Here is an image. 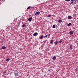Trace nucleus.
Here are the masks:
<instances>
[{
  "label": "nucleus",
  "mask_w": 78,
  "mask_h": 78,
  "mask_svg": "<svg viewBox=\"0 0 78 78\" xmlns=\"http://www.w3.org/2000/svg\"><path fill=\"white\" fill-rule=\"evenodd\" d=\"M62 42V40H60V41H59V43H61Z\"/></svg>",
  "instance_id": "nucleus-22"
},
{
  "label": "nucleus",
  "mask_w": 78,
  "mask_h": 78,
  "mask_svg": "<svg viewBox=\"0 0 78 78\" xmlns=\"http://www.w3.org/2000/svg\"><path fill=\"white\" fill-rule=\"evenodd\" d=\"M32 17L29 18L28 19V21L29 22H30L31 21V20H32Z\"/></svg>",
  "instance_id": "nucleus-6"
},
{
  "label": "nucleus",
  "mask_w": 78,
  "mask_h": 78,
  "mask_svg": "<svg viewBox=\"0 0 78 78\" xmlns=\"http://www.w3.org/2000/svg\"><path fill=\"white\" fill-rule=\"evenodd\" d=\"M15 76H18V73H15Z\"/></svg>",
  "instance_id": "nucleus-16"
},
{
  "label": "nucleus",
  "mask_w": 78,
  "mask_h": 78,
  "mask_svg": "<svg viewBox=\"0 0 78 78\" xmlns=\"http://www.w3.org/2000/svg\"><path fill=\"white\" fill-rule=\"evenodd\" d=\"M73 0H71V1H72V2H73Z\"/></svg>",
  "instance_id": "nucleus-29"
},
{
  "label": "nucleus",
  "mask_w": 78,
  "mask_h": 78,
  "mask_svg": "<svg viewBox=\"0 0 78 78\" xmlns=\"http://www.w3.org/2000/svg\"><path fill=\"white\" fill-rule=\"evenodd\" d=\"M78 70V69L77 68H76L75 69V71H77V70Z\"/></svg>",
  "instance_id": "nucleus-27"
},
{
  "label": "nucleus",
  "mask_w": 78,
  "mask_h": 78,
  "mask_svg": "<svg viewBox=\"0 0 78 78\" xmlns=\"http://www.w3.org/2000/svg\"><path fill=\"white\" fill-rule=\"evenodd\" d=\"M70 0H65L66 2H70Z\"/></svg>",
  "instance_id": "nucleus-24"
},
{
  "label": "nucleus",
  "mask_w": 78,
  "mask_h": 78,
  "mask_svg": "<svg viewBox=\"0 0 78 78\" xmlns=\"http://www.w3.org/2000/svg\"><path fill=\"white\" fill-rule=\"evenodd\" d=\"M2 49H6V47L5 46H2Z\"/></svg>",
  "instance_id": "nucleus-11"
},
{
  "label": "nucleus",
  "mask_w": 78,
  "mask_h": 78,
  "mask_svg": "<svg viewBox=\"0 0 78 78\" xmlns=\"http://www.w3.org/2000/svg\"><path fill=\"white\" fill-rule=\"evenodd\" d=\"M51 15H48L47 16L48 17H51Z\"/></svg>",
  "instance_id": "nucleus-20"
},
{
  "label": "nucleus",
  "mask_w": 78,
  "mask_h": 78,
  "mask_svg": "<svg viewBox=\"0 0 78 78\" xmlns=\"http://www.w3.org/2000/svg\"><path fill=\"white\" fill-rule=\"evenodd\" d=\"M48 35V36H50V34H49L48 35Z\"/></svg>",
  "instance_id": "nucleus-28"
},
{
  "label": "nucleus",
  "mask_w": 78,
  "mask_h": 78,
  "mask_svg": "<svg viewBox=\"0 0 78 78\" xmlns=\"http://www.w3.org/2000/svg\"><path fill=\"white\" fill-rule=\"evenodd\" d=\"M40 39H42L44 38V35H41L40 37H39Z\"/></svg>",
  "instance_id": "nucleus-5"
},
{
  "label": "nucleus",
  "mask_w": 78,
  "mask_h": 78,
  "mask_svg": "<svg viewBox=\"0 0 78 78\" xmlns=\"http://www.w3.org/2000/svg\"><path fill=\"white\" fill-rule=\"evenodd\" d=\"M31 8V6H29L27 8V9H30Z\"/></svg>",
  "instance_id": "nucleus-19"
},
{
  "label": "nucleus",
  "mask_w": 78,
  "mask_h": 78,
  "mask_svg": "<svg viewBox=\"0 0 78 78\" xmlns=\"http://www.w3.org/2000/svg\"><path fill=\"white\" fill-rule=\"evenodd\" d=\"M6 73V71H5L3 73V74H4V75H5V73Z\"/></svg>",
  "instance_id": "nucleus-23"
},
{
  "label": "nucleus",
  "mask_w": 78,
  "mask_h": 78,
  "mask_svg": "<svg viewBox=\"0 0 78 78\" xmlns=\"http://www.w3.org/2000/svg\"><path fill=\"white\" fill-rule=\"evenodd\" d=\"M37 35H38V33H37V32H35L34 34H33V36H37Z\"/></svg>",
  "instance_id": "nucleus-3"
},
{
  "label": "nucleus",
  "mask_w": 78,
  "mask_h": 78,
  "mask_svg": "<svg viewBox=\"0 0 78 78\" xmlns=\"http://www.w3.org/2000/svg\"><path fill=\"white\" fill-rule=\"evenodd\" d=\"M25 27V24H23L22 26V27L23 28V27Z\"/></svg>",
  "instance_id": "nucleus-18"
},
{
  "label": "nucleus",
  "mask_w": 78,
  "mask_h": 78,
  "mask_svg": "<svg viewBox=\"0 0 78 78\" xmlns=\"http://www.w3.org/2000/svg\"><path fill=\"white\" fill-rule=\"evenodd\" d=\"M55 59H56V56H54L52 58V59L53 60H55Z\"/></svg>",
  "instance_id": "nucleus-13"
},
{
  "label": "nucleus",
  "mask_w": 78,
  "mask_h": 78,
  "mask_svg": "<svg viewBox=\"0 0 78 78\" xmlns=\"http://www.w3.org/2000/svg\"><path fill=\"white\" fill-rule=\"evenodd\" d=\"M69 34L70 35H72V34H73V32L72 31H70L69 32Z\"/></svg>",
  "instance_id": "nucleus-4"
},
{
  "label": "nucleus",
  "mask_w": 78,
  "mask_h": 78,
  "mask_svg": "<svg viewBox=\"0 0 78 78\" xmlns=\"http://www.w3.org/2000/svg\"><path fill=\"white\" fill-rule=\"evenodd\" d=\"M40 14V12H36L35 14V16H37V15H39Z\"/></svg>",
  "instance_id": "nucleus-2"
},
{
  "label": "nucleus",
  "mask_w": 78,
  "mask_h": 78,
  "mask_svg": "<svg viewBox=\"0 0 78 78\" xmlns=\"http://www.w3.org/2000/svg\"><path fill=\"white\" fill-rule=\"evenodd\" d=\"M70 25H72V23H69L68 24V27H70Z\"/></svg>",
  "instance_id": "nucleus-15"
},
{
  "label": "nucleus",
  "mask_w": 78,
  "mask_h": 78,
  "mask_svg": "<svg viewBox=\"0 0 78 78\" xmlns=\"http://www.w3.org/2000/svg\"><path fill=\"white\" fill-rule=\"evenodd\" d=\"M47 36H48L47 35H46L44 37V38H45V37H47Z\"/></svg>",
  "instance_id": "nucleus-25"
},
{
  "label": "nucleus",
  "mask_w": 78,
  "mask_h": 78,
  "mask_svg": "<svg viewBox=\"0 0 78 78\" xmlns=\"http://www.w3.org/2000/svg\"><path fill=\"white\" fill-rule=\"evenodd\" d=\"M71 3L72 4L75 5V4H76V0H74L72 2H71Z\"/></svg>",
  "instance_id": "nucleus-1"
},
{
  "label": "nucleus",
  "mask_w": 78,
  "mask_h": 78,
  "mask_svg": "<svg viewBox=\"0 0 78 78\" xmlns=\"http://www.w3.org/2000/svg\"><path fill=\"white\" fill-rule=\"evenodd\" d=\"M51 70V69H49L48 70V72H50V71Z\"/></svg>",
  "instance_id": "nucleus-26"
},
{
  "label": "nucleus",
  "mask_w": 78,
  "mask_h": 78,
  "mask_svg": "<svg viewBox=\"0 0 78 78\" xmlns=\"http://www.w3.org/2000/svg\"><path fill=\"white\" fill-rule=\"evenodd\" d=\"M62 22V20H59L58 21V22L59 23H61Z\"/></svg>",
  "instance_id": "nucleus-10"
},
{
  "label": "nucleus",
  "mask_w": 78,
  "mask_h": 78,
  "mask_svg": "<svg viewBox=\"0 0 78 78\" xmlns=\"http://www.w3.org/2000/svg\"><path fill=\"white\" fill-rule=\"evenodd\" d=\"M76 0V1H78V0Z\"/></svg>",
  "instance_id": "nucleus-30"
},
{
  "label": "nucleus",
  "mask_w": 78,
  "mask_h": 78,
  "mask_svg": "<svg viewBox=\"0 0 78 78\" xmlns=\"http://www.w3.org/2000/svg\"><path fill=\"white\" fill-rule=\"evenodd\" d=\"M5 61H9V58H6L5 59Z\"/></svg>",
  "instance_id": "nucleus-14"
},
{
  "label": "nucleus",
  "mask_w": 78,
  "mask_h": 78,
  "mask_svg": "<svg viewBox=\"0 0 78 78\" xmlns=\"http://www.w3.org/2000/svg\"><path fill=\"white\" fill-rule=\"evenodd\" d=\"M55 45H57V44H58V41H56L54 42Z\"/></svg>",
  "instance_id": "nucleus-12"
},
{
  "label": "nucleus",
  "mask_w": 78,
  "mask_h": 78,
  "mask_svg": "<svg viewBox=\"0 0 78 78\" xmlns=\"http://www.w3.org/2000/svg\"><path fill=\"white\" fill-rule=\"evenodd\" d=\"M52 28H56V26H55V25H53L52 26Z\"/></svg>",
  "instance_id": "nucleus-17"
},
{
  "label": "nucleus",
  "mask_w": 78,
  "mask_h": 78,
  "mask_svg": "<svg viewBox=\"0 0 78 78\" xmlns=\"http://www.w3.org/2000/svg\"><path fill=\"white\" fill-rule=\"evenodd\" d=\"M39 49H40V48H39Z\"/></svg>",
  "instance_id": "nucleus-31"
},
{
  "label": "nucleus",
  "mask_w": 78,
  "mask_h": 78,
  "mask_svg": "<svg viewBox=\"0 0 78 78\" xmlns=\"http://www.w3.org/2000/svg\"><path fill=\"white\" fill-rule=\"evenodd\" d=\"M69 49L70 50H72V49H73V48L72 47V45H70Z\"/></svg>",
  "instance_id": "nucleus-9"
},
{
  "label": "nucleus",
  "mask_w": 78,
  "mask_h": 78,
  "mask_svg": "<svg viewBox=\"0 0 78 78\" xmlns=\"http://www.w3.org/2000/svg\"><path fill=\"white\" fill-rule=\"evenodd\" d=\"M72 18V16H68V19H71Z\"/></svg>",
  "instance_id": "nucleus-7"
},
{
  "label": "nucleus",
  "mask_w": 78,
  "mask_h": 78,
  "mask_svg": "<svg viewBox=\"0 0 78 78\" xmlns=\"http://www.w3.org/2000/svg\"><path fill=\"white\" fill-rule=\"evenodd\" d=\"M53 42H54L53 40H51L50 41V43L51 44H53Z\"/></svg>",
  "instance_id": "nucleus-8"
},
{
  "label": "nucleus",
  "mask_w": 78,
  "mask_h": 78,
  "mask_svg": "<svg viewBox=\"0 0 78 78\" xmlns=\"http://www.w3.org/2000/svg\"><path fill=\"white\" fill-rule=\"evenodd\" d=\"M43 42H44V43H46V42H47V40L44 41Z\"/></svg>",
  "instance_id": "nucleus-21"
}]
</instances>
